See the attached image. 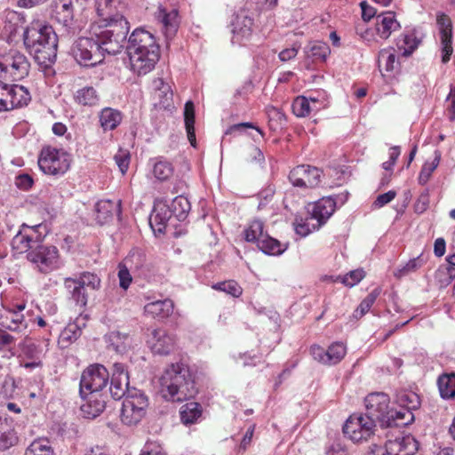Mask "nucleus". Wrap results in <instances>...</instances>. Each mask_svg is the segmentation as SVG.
<instances>
[{
  "label": "nucleus",
  "mask_w": 455,
  "mask_h": 455,
  "mask_svg": "<svg viewBox=\"0 0 455 455\" xmlns=\"http://www.w3.org/2000/svg\"><path fill=\"white\" fill-rule=\"evenodd\" d=\"M380 293H381L380 287H376L375 289H373L366 296V298L362 300L360 305L354 311L353 316L356 319H359V318L363 317L366 313H368L369 310L371 309V306L376 301L377 298L380 295Z\"/></svg>",
  "instance_id": "48"
},
{
  "label": "nucleus",
  "mask_w": 455,
  "mask_h": 455,
  "mask_svg": "<svg viewBox=\"0 0 455 455\" xmlns=\"http://www.w3.org/2000/svg\"><path fill=\"white\" fill-rule=\"evenodd\" d=\"M40 170L52 176L65 174L70 167V156L62 149L48 146L42 148L38 157Z\"/></svg>",
  "instance_id": "5"
},
{
  "label": "nucleus",
  "mask_w": 455,
  "mask_h": 455,
  "mask_svg": "<svg viewBox=\"0 0 455 455\" xmlns=\"http://www.w3.org/2000/svg\"><path fill=\"white\" fill-rule=\"evenodd\" d=\"M130 271L132 270L124 263L122 262L118 265L119 285L124 290H127L132 281Z\"/></svg>",
  "instance_id": "62"
},
{
  "label": "nucleus",
  "mask_w": 455,
  "mask_h": 455,
  "mask_svg": "<svg viewBox=\"0 0 455 455\" xmlns=\"http://www.w3.org/2000/svg\"><path fill=\"white\" fill-rule=\"evenodd\" d=\"M39 243L40 235H36L34 228L26 227L12 238V245L16 251L28 253Z\"/></svg>",
  "instance_id": "27"
},
{
  "label": "nucleus",
  "mask_w": 455,
  "mask_h": 455,
  "mask_svg": "<svg viewBox=\"0 0 455 455\" xmlns=\"http://www.w3.org/2000/svg\"><path fill=\"white\" fill-rule=\"evenodd\" d=\"M139 60H133V55L128 54L131 69L138 76H144L152 71L159 60V50H148L136 52Z\"/></svg>",
  "instance_id": "17"
},
{
  "label": "nucleus",
  "mask_w": 455,
  "mask_h": 455,
  "mask_svg": "<svg viewBox=\"0 0 455 455\" xmlns=\"http://www.w3.org/2000/svg\"><path fill=\"white\" fill-rule=\"evenodd\" d=\"M419 444L412 435L389 440L383 448L385 455H414Z\"/></svg>",
  "instance_id": "19"
},
{
  "label": "nucleus",
  "mask_w": 455,
  "mask_h": 455,
  "mask_svg": "<svg viewBox=\"0 0 455 455\" xmlns=\"http://www.w3.org/2000/svg\"><path fill=\"white\" fill-rule=\"evenodd\" d=\"M24 455H55L47 439H36L26 449Z\"/></svg>",
  "instance_id": "50"
},
{
  "label": "nucleus",
  "mask_w": 455,
  "mask_h": 455,
  "mask_svg": "<svg viewBox=\"0 0 455 455\" xmlns=\"http://www.w3.org/2000/svg\"><path fill=\"white\" fill-rule=\"evenodd\" d=\"M76 281L84 288H88L92 291L99 290L100 287V278L94 273L83 272Z\"/></svg>",
  "instance_id": "58"
},
{
  "label": "nucleus",
  "mask_w": 455,
  "mask_h": 455,
  "mask_svg": "<svg viewBox=\"0 0 455 455\" xmlns=\"http://www.w3.org/2000/svg\"><path fill=\"white\" fill-rule=\"evenodd\" d=\"M114 160L122 174H125L130 164V152L127 149L119 148V150L114 156Z\"/></svg>",
  "instance_id": "61"
},
{
  "label": "nucleus",
  "mask_w": 455,
  "mask_h": 455,
  "mask_svg": "<svg viewBox=\"0 0 455 455\" xmlns=\"http://www.w3.org/2000/svg\"><path fill=\"white\" fill-rule=\"evenodd\" d=\"M257 247L267 255H280L287 249L286 244H282L278 240L268 235H265L264 239L259 241Z\"/></svg>",
  "instance_id": "45"
},
{
  "label": "nucleus",
  "mask_w": 455,
  "mask_h": 455,
  "mask_svg": "<svg viewBox=\"0 0 455 455\" xmlns=\"http://www.w3.org/2000/svg\"><path fill=\"white\" fill-rule=\"evenodd\" d=\"M413 421V412L401 407L389 410L385 419L388 427H405Z\"/></svg>",
  "instance_id": "36"
},
{
  "label": "nucleus",
  "mask_w": 455,
  "mask_h": 455,
  "mask_svg": "<svg viewBox=\"0 0 455 455\" xmlns=\"http://www.w3.org/2000/svg\"><path fill=\"white\" fill-rule=\"evenodd\" d=\"M123 263L132 271H142L146 265V256L140 250H132Z\"/></svg>",
  "instance_id": "52"
},
{
  "label": "nucleus",
  "mask_w": 455,
  "mask_h": 455,
  "mask_svg": "<svg viewBox=\"0 0 455 455\" xmlns=\"http://www.w3.org/2000/svg\"><path fill=\"white\" fill-rule=\"evenodd\" d=\"M30 62L27 56L15 49L0 55V76L20 81L28 76Z\"/></svg>",
  "instance_id": "6"
},
{
  "label": "nucleus",
  "mask_w": 455,
  "mask_h": 455,
  "mask_svg": "<svg viewBox=\"0 0 455 455\" xmlns=\"http://www.w3.org/2000/svg\"><path fill=\"white\" fill-rule=\"evenodd\" d=\"M52 8L56 20L66 28L68 34L74 35L76 28L72 0H54L52 4Z\"/></svg>",
  "instance_id": "16"
},
{
  "label": "nucleus",
  "mask_w": 455,
  "mask_h": 455,
  "mask_svg": "<svg viewBox=\"0 0 455 455\" xmlns=\"http://www.w3.org/2000/svg\"><path fill=\"white\" fill-rule=\"evenodd\" d=\"M253 20L244 13L237 14L232 21L233 44H244L252 35Z\"/></svg>",
  "instance_id": "18"
},
{
  "label": "nucleus",
  "mask_w": 455,
  "mask_h": 455,
  "mask_svg": "<svg viewBox=\"0 0 455 455\" xmlns=\"http://www.w3.org/2000/svg\"><path fill=\"white\" fill-rule=\"evenodd\" d=\"M65 288L71 294V298L76 301L77 305L85 306L87 303V294L85 293V288L80 285V283L74 278H66L64 281Z\"/></svg>",
  "instance_id": "42"
},
{
  "label": "nucleus",
  "mask_w": 455,
  "mask_h": 455,
  "mask_svg": "<svg viewBox=\"0 0 455 455\" xmlns=\"http://www.w3.org/2000/svg\"><path fill=\"white\" fill-rule=\"evenodd\" d=\"M422 36L416 29L403 33L396 40V46L403 56H410L420 44Z\"/></svg>",
  "instance_id": "31"
},
{
  "label": "nucleus",
  "mask_w": 455,
  "mask_h": 455,
  "mask_svg": "<svg viewBox=\"0 0 455 455\" xmlns=\"http://www.w3.org/2000/svg\"><path fill=\"white\" fill-rule=\"evenodd\" d=\"M82 334V329L76 323H71L61 331L59 343L66 347L76 341Z\"/></svg>",
  "instance_id": "49"
},
{
  "label": "nucleus",
  "mask_w": 455,
  "mask_h": 455,
  "mask_svg": "<svg viewBox=\"0 0 455 455\" xmlns=\"http://www.w3.org/2000/svg\"><path fill=\"white\" fill-rule=\"evenodd\" d=\"M27 259L41 273L48 274L60 267L59 250L40 243L27 253Z\"/></svg>",
  "instance_id": "8"
},
{
  "label": "nucleus",
  "mask_w": 455,
  "mask_h": 455,
  "mask_svg": "<svg viewBox=\"0 0 455 455\" xmlns=\"http://www.w3.org/2000/svg\"><path fill=\"white\" fill-rule=\"evenodd\" d=\"M173 166L172 163L158 158L153 165V174L160 181H165L170 179L173 174Z\"/></svg>",
  "instance_id": "51"
},
{
  "label": "nucleus",
  "mask_w": 455,
  "mask_h": 455,
  "mask_svg": "<svg viewBox=\"0 0 455 455\" xmlns=\"http://www.w3.org/2000/svg\"><path fill=\"white\" fill-rule=\"evenodd\" d=\"M118 6L122 7V3L119 0H96V12L101 17L100 22L96 24H104L113 18L124 17L118 11Z\"/></svg>",
  "instance_id": "30"
},
{
  "label": "nucleus",
  "mask_w": 455,
  "mask_h": 455,
  "mask_svg": "<svg viewBox=\"0 0 455 455\" xmlns=\"http://www.w3.org/2000/svg\"><path fill=\"white\" fill-rule=\"evenodd\" d=\"M16 389L15 380L12 376H6L2 383L1 393L7 398H12Z\"/></svg>",
  "instance_id": "64"
},
{
  "label": "nucleus",
  "mask_w": 455,
  "mask_h": 455,
  "mask_svg": "<svg viewBox=\"0 0 455 455\" xmlns=\"http://www.w3.org/2000/svg\"><path fill=\"white\" fill-rule=\"evenodd\" d=\"M379 67L384 68L385 71H393L396 65V56L394 49H383L378 57Z\"/></svg>",
  "instance_id": "54"
},
{
  "label": "nucleus",
  "mask_w": 455,
  "mask_h": 455,
  "mask_svg": "<svg viewBox=\"0 0 455 455\" xmlns=\"http://www.w3.org/2000/svg\"><path fill=\"white\" fill-rule=\"evenodd\" d=\"M23 42L39 66L47 68L55 62L58 36L51 26L32 21L24 30Z\"/></svg>",
  "instance_id": "1"
},
{
  "label": "nucleus",
  "mask_w": 455,
  "mask_h": 455,
  "mask_svg": "<svg viewBox=\"0 0 455 455\" xmlns=\"http://www.w3.org/2000/svg\"><path fill=\"white\" fill-rule=\"evenodd\" d=\"M148 398L137 388H132L123 401L121 420L127 426L137 425L146 416Z\"/></svg>",
  "instance_id": "4"
},
{
  "label": "nucleus",
  "mask_w": 455,
  "mask_h": 455,
  "mask_svg": "<svg viewBox=\"0 0 455 455\" xmlns=\"http://www.w3.org/2000/svg\"><path fill=\"white\" fill-rule=\"evenodd\" d=\"M436 23L439 28L440 37L446 38L447 36H452V24L449 16L444 13L437 14Z\"/></svg>",
  "instance_id": "59"
},
{
  "label": "nucleus",
  "mask_w": 455,
  "mask_h": 455,
  "mask_svg": "<svg viewBox=\"0 0 455 455\" xmlns=\"http://www.w3.org/2000/svg\"><path fill=\"white\" fill-rule=\"evenodd\" d=\"M396 403L398 407L411 411L418 410L420 406L419 396L411 391H402L397 395Z\"/></svg>",
  "instance_id": "47"
},
{
  "label": "nucleus",
  "mask_w": 455,
  "mask_h": 455,
  "mask_svg": "<svg viewBox=\"0 0 455 455\" xmlns=\"http://www.w3.org/2000/svg\"><path fill=\"white\" fill-rule=\"evenodd\" d=\"M122 120V112L116 108H104L99 114V121L104 132L116 129Z\"/></svg>",
  "instance_id": "34"
},
{
  "label": "nucleus",
  "mask_w": 455,
  "mask_h": 455,
  "mask_svg": "<svg viewBox=\"0 0 455 455\" xmlns=\"http://www.w3.org/2000/svg\"><path fill=\"white\" fill-rule=\"evenodd\" d=\"M155 18L162 24L166 37L175 35L179 27L178 11L174 8L170 10L163 5L157 7Z\"/></svg>",
  "instance_id": "26"
},
{
  "label": "nucleus",
  "mask_w": 455,
  "mask_h": 455,
  "mask_svg": "<svg viewBox=\"0 0 455 455\" xmlns=\"http://www.w3.org/2000/svg\"><path fill=\"white\" fill-rule=\"evenodd\" d=\"M322 178L321 169L307 164L296 166L289 174L291 183L300 188H315L321 184Z\"/></svg>",
  "instance_id": "11"
},
{
  "label": "nucleus",
  "mask_w": 455,
  "mask_h": 455,
  "mask_svg": "<svg viewBox=\"0 0 455 455\" xmlns=\"http://www.w3.org/2000/svg\"><path fill=\"white\" fill-rule=\"evenodd\" d=\"M366 275L363 268L351 270L343 275V285L353 287L359 283Z\"/></svg>",
  "instance_id": "60"
},
{
  "label": "nucleus",
  "mask_w": 455,
  "mask_h": 455,
  "mask_svg": "<svg viewBox=\"0 0 455 455\" xmlns=\"http://www.w3.org/2000/svg\"><path fill=\"white\" fill-rule=\"evenodd\" d=\"M172 217L167 204H157L149 217V224L153 231L163 233Z\"/></svg>",
  "instance_id": "33"
},
{
  "label": "nucleus",
  "mask_w": 455,
  "mask_h": 455,
  "mask_svg": "<svg viewBox=\"0 0 455 455\" xmlns=\"http://www.w3.org/2000/svg\"><path fill=\"white\" fill-rule=\"evenodd\" d=\"M305 65L311 69L313 64L323 63L331 53L329 45L322 41L310 42L305 48Z\"/></svg>",
  "instance_id": "20"
},
{
  "label": "nucleus",
  "mask_w": 455,
  "mask_h": 455,
  "mask_svg": "<svg viewBox=\"0 0 455 455\" xmlns=\"http://www.w3.org/2000/svg\"><path fill=\"white\" fill-rule=\"evenodd\" d=\"M109 380L107 368L101 364H93L87 367L82 373L79 384L81 396L86 394L98 393L105 388Z\"/></svg>",
  "instance_id": "9"
},
{
  "label": "nucleus",
  "mask_w": 455,
  "mask_h": 455,
  "mask_svg": "<svg viewBox=\"0 0 455 455\" xmlns=\"http://www.w3.org/2000/svg\"><path fill=\"white\" fill-rule=\"evenodd\" d=\"M401 25L393 12H384L376 16L375 30L381 39H387L392 33L399 30Z\"/></svg>",
  "instance_id": "23"
},
{
  "label": "nucleus",
  "mask_w": 455,
  "mask_h": 455,
  "mask_svg": "<svg viewBox=\"0 0 455 455\" xmlns=\"http://www.w3.org/2000/svg\"><path fill=\"white\" fill-rule=\"evenodd\" d=\"M96 37H80L73 44L72 54L79 65L94 67L102 62L104 55Z\"/></svg>",
  "instance_id": "7"
},
{
  "label": "nucleus",
  "mask_w": 455,
  "mask_h": 455,
  "mask_svg": "<svg viewBox=\"0 0 455 455\" xmlns=\"http://www.w3.org/2000/svg\"><path fill=\"white\" fill-rule=\"evenodd\" d=\"M375 427L376 422L371 416L355 413L346 420L343 425V434L354 443H358L367 440L372 435Z\"/></svg>",
  "instance_id": "10"
},
{
  "label": "nucleus",
  "mask_w": 455,
  "mask_h": 455,
  "mask_svg": "<svg viewBox=\"0 0 455 455\" xmlns=\"http://www.w3.org/2000/svg\"><path fill=\"white\" fill-rule=\"evenodd\" d=\"M152 86L154 89V106L159 109H167L172 105V91L169 84L165 83L162 78L153 80Z\"/></svg>",
  "instance_id": "24"
},
{
  "label": "nucleus",
  "mask_w": 455,
  "mask_h": 455,
  "mask_svg": "<svg viewBox=\"0 0 455 455\" xmlns=\"http://www.w3.org/2000/svg\"><path fill=\"white\" fill-rule=\"evenodd\" d=\"M129 29L126 18L117 17L104 24H92L91 35L96 37L103 54L116 55L124 49Z\"/></svg>",
  "instance_id": "3"
},
{
  "label": "nucleus",
  "mask_w": 455,
  "mask_h": 455,
  "mask_svg": "<svg viewBox=\"0 0 455 455\" xmlns=\"http://www.w3.org/2000/svg\"><path fill=\"white\" fill-rule=\"evenodd\" d=\"M10 92L8 111L27 106L31 100L29 92L23 85H10Z\"/></svg>",
  "instance_id": "35"
},
{
  "label": "nucleus",
  "mask_w": 455,
  "mask_h": 455,
  "mask_svg": "<svg viewBox=\"0 0 455 455\" xmlns=\"http://www.w3.org/2000/svg\"><path fill=\"white\" fill-rule=\"evenodd\" d=\"M173 310L174 302L171 299L154 300L144 306V314L158 321H163L171 316Z\"/></svg>",
  "instance_id": "25"
},
{
  "label": "nucleus",
  "mask_w": 455,
  "mask_h": 455,
  "mask_svg": "<svg viewBox=\"0 0 455 455\" xmlns=\"http://www.w3.org/2000/svg\"><path fill=\"white\" fill-rule=\"evenodd\" d=\"M104 340L107 347L117 354H125L128 352L133 344V339L128 333H124L119 331H113L104 336Z\"/></svg>",
  "instance_id": "28"
},
{
  "label": "nucleus",
  "mask_w": 455,
  "mask_h": 455,
  "mask_svg": "<svg viewBox=\"0 0 455 455\" xmlns=\"http://www.w3.org/2000/svg\"><path fill=\"white\" fill-rule=\"evenodd\" d=\"M438 388L440 395L444 399L455 396V373H445L438 378Z\"/></svg>",
  "instance_id": "44"
},
{
  "label": "nucleus",
  "mask_w": 455,
  "mask_h": 455,
  "mask_svg": "<svg viewBox=\"0 0 455 455\" xmlns=\"http://www.w3.org/2000/svg\"><path fill=\"white\" fill-rule=\"evenodd\" d=\"M172 216H174L178 220H184L191 209L190 202L183 196H176L171 203L167 204Z\"/></svg>",
  "instance_id": "40"
},
{
  "label": "nucleus",
  "mask_w": 455,
  "mask_h": 455,
  "mask_svg": "<svg viewBox=\"0 0 455 455\" xmlns=\"http://www.w3.org/2000/svg\"><path fill=\"white\" fill-rule=\"evenodd\" d=\"M243 233L246 242L256 243V245L267 235L264 232V223L259 220H252Z\"/></svg>",
  "instance_id": "43"
},
{
  "label": "nucleus",
  "mask_w": 455,
  "mask_h": 455,
  "mask_svg": "<svg viewBox=\"0 0 455 455\" xmlns=\"http://www.w3.org/2000/svg\"><path fill=\"white\" fill-rule=\"evenodd\" d=\"M423 265V259L420 256L410 259L405 265H403L401 267H398L394 275L396 278H403L406 275H408L411 273H413L417 271L421 266Z\"/></svg>",
  "instance_id": "57"
},
{
  "label": "nucleus",
  "mask_w": 455,
  "mask_h": 455,
  "mask_svg": "<svg viewBox=\"0 0 455 455\" xmlns=\"http://www.w3.org/2000/svg\"><path fill=\"white\" fill-rule=\"evenodd\" d=\"M310 353L313 358L319 363L334 365L341 361V343L333 342L326 350L318 345H313Z\"/></svg>",
  "instance_id": "21"
},
{
  "label": "nucleus",
  "mask_w": 455,
  "mask_h": 455,
  "mask_svg": "<svg viewBox=\"0 0 455 455\" xmlns=\"http://www.w3.org/2000/svg\"><path fill=\"white\" fill-rule=\"evenodd\" d=\"M161 395L166 401L183 402L195 397L197 387L195 376L188 364H170L160 378Z\"/></svg>",
  "instance_id": "2"
},
{
  "label": "nucleus",
  "mask_w": 455,
  "mask_h": 455,
  "mask_svg": "<svg viewBox=\"0 0 455 455\" xmlns=\"http://www.w3.org/2000/svg\"><path fill=\"white\" fill-rule=\"evenodd\" d=\"M129 374L124 364L116 363L113 364L112 377L109 391L115 400L124 398L129 391Z\"/></svg>",
  "instance_id": "14"
},
{
  "label": "nucleus",
  "mask_w": 455,
  "mask_h": 455,
  "mask_svg": "<svg viewBox=\"0 0 455 455\" xmlns=\"http://www.w3.org/2000/svg\"><path fill=\"white\" fill-rule=\"evenodd\" d=\"M441 38V44H442V61L443 63H446L450 60V58L453 52L452 49V36H447L440 37Z\"/></svg>",
  "instance_id": "63"
},
{
  "label": "nucleus",
  "mask_w": 455,
  "mask_h": 455,
  "mask_svg": "<svg viewBox=\"0 0 455 455\" xmlns=\"http://www.w3.org/2000/svg\"><path fill=\"white\" fill-rule=\"evenodd\" d=\"M148 344L153 354L159 355H169L178 348L176 336L164 329L154 330Z\"/></svg>",
  "instance_id": "13"
},
{
  "label": "nucleus",
  "mask_w": 455,
  "mask_h": 455,
  "mask_svg": "<svg viewBox=\"0 0 455 455\" xmlns=\"http://www.w3.org/2000/svg\"><path fill=\"white\" fill-rule=\"evenodd\" d=\"M318 100L315 98H306L299 96L295 99L292 103V112L298 117H305L312 111H317L319 108L316 106Z\"/></svg>",
  "instance_id": "38"
},
{
  "label": "nucleus",
  "mask_w": 455,
  "mask_h": 455,
  "mask_svg": "<svg viewBox=\"0 0 455 455\" xmlns=\"http://www.w3.org/2000/svg\"><path fill=\"white\" fill-rule=\"evenodd\" d=\"M212 288L214 290L226 292L234 298H238L243 293L242 287L234 280L217 283L212 285Z\"/></svg>",
  "instance_id": "55"
},
{
  "label": "nucleus",
  "mask_w": 455,
  "mask_h": 455,
  "mask_svg": "<svg viewBox=\"0 0 455 455\" xmlns=\"http://www.w3.org/2000/svg\"><path fill=\"white\" fill-rule=\"evenodd\" d=\"M81 397L84 403L80 410L84 418L94 419L105 410L106 395L104 394L92 393Z\"/></svg>",
  "instance_id": "22"
},
{
  "label": "nucleus",
  "mask_w": 455,
  "mask_h": 455,
  "mask_svg": "<svg viewBox=\"0 0 455 455\" xmlns=\"http://www.w3.org/2000/svg\"><path fill=\"white\" fill-rule=\"evenodd\" d=\"M184 120L185 127L188 133V139L190 144L196 146V133H195V109L194 104L191 100H188L185 104L184 108Z\"/></svg>",
  "instance_id": "46"
},
{
  "label": "nucleus",
  "mask_w": 455,
  "mask_h": 455,
  "mask_svg": "<svg viewBox=\"0 0 455 455\" xmlns=\"http://www.w3.org/2000/svg\"><path fill=\"white\" fill-rule=\"evenodd\" d=\"M336 202L331 196L323 197L315 202L309 212L318 220V222L323 224L334 212Z\"/></svg>",
  "instance_id": "32"
},
{
  "label": "nucleus",
  "mask_w": 455,
  "mask_h": 455,
  "mask_svg": "<svg viewBox=\"0 0 455 455\" xmlns=\"http://www.w3.org/2000/svg\"><path fill=\"white\" fill-rule=\"evenodd\" d=\"M295 231L301 236H307L311 232L318 229L323 224L308 211L305 218L296 219Z\"/></svg>",
  "instance_id": "39"
},
{
  "label": "nucleus",
  "mask_w": 455,
  "mask_h": 455,
  "mask_svg": "<svg viewBox=\"0 0 455 455\" xmlns=\"http://www.w3.org/2000/svg\"><path fill=\"white\" fill-rule=\"evenodd\" d=\"M75 101L82 106L93 107L99 104L100 96L92 86H84L74 95Z\"/></svg>",
  "instance_id": "41"
},
{
  "label": "nucleus",
  "mask_w": 455,
  "mask_h": 455,
  "mask_svg": "<svg viewBox=\"0 0 455 455\" xmlns=\"http://www.w3.org/2000/svg\"><path fill=\"white\" fill-rule=\"evenodd\" d=\"M202 413V406L196 402L187 403L180 410L181 422L187 426L197 423Z\"/></svg>",
  "instance_id": "37"
},
{
  "label": "nucleus",
  "mask_w": 455,
  "mask_h": 455,
  "mask_svg": "<svg viewBox=\"0 0 455 455\" xmlns=\"http://www.w3.org/2000/svg\"><path fill=\"white\" fill-rule=\"evenodd\" d=\"M96 220L100 225H104L113 219L115 214L121 213V201L100 200L95 205Z\"/></svg>",
  "instance_id": "29"
},
{
  "label": "nucleus",
  "mask_w": 455,
  "mask_h": 455,
  "mask_svg": "<svg viewBox=\"0 0 455 455\" xmlns=\"http://www.w3.org/2000/svg\"><path fill=\"white\" fill-rule=\"evenodd\" d=\"M366 415L371 416L375 421H385L389 411V397L382 392L368 395L364 399Z\"/></svg>",
  "instance_id": "15"
},
{
  "label": "nucleus",
  "mask_w": 455,
  "mask_h": 455,
  "mask_svg": "<svg viewBox=\"0 0 455 455\" xmlns=\"http://www.w3.org/2000/svg\"><path fill=\"white\" fill-rule=\"evenodd\" d=\"M127 54H132L133 59L139 60L138 52L148 50H159V46L156 42L155 36L143 28H136L132 32L126 42Z\"/></svg>",
  "instance_id": "12"
},
{
  "label": "nucleus",
  "mask_w": 455,
  "mask_h": 455,
  "mask_svg": "<svg viewBox=\"0 0 455 455\" xmlns=\"http://www.w3.org/2000/svg\"><path fill=\"white\" fill-rule=\"evenodd\" d=\"M244 160L249 164H259L261 166L265 163V157L259 148L250 144L243 152Z\"/></svg>",
  "instance_id": "56"
},
{
  "label": "nucleus",
  "mask_w": 455,
  "mask_h": 455,
  "mask_svg": "<svg viewBox=\"0 0 455 455\" xmlns=\"http://www.w3.org/2000/svg\"><path fill=\"white\" fill-rule=\"evenodd\" d=\"M440 160H441V154L438 151H435V158L433 159V161H431V162L427 161L423 164L421 171L419 172V178H418L419 184L425 185L429 180V179L432 176V173L439 165Z\"/></svg>",
  "instance_id": "53"
}]
</instances>
